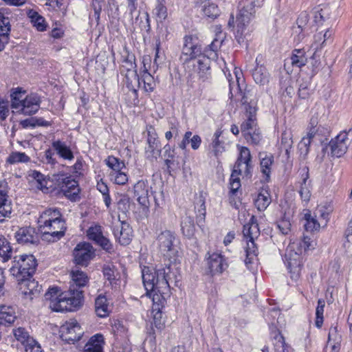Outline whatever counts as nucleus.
Masks as SVG:
<instances>
[{
  "label": "nucleus",
  "instance_id": "nucleus-14",
  "mask_svg": "<svg viewBox=\"0 0 352 352\" xmlns=\"http://www.w3.org/2000/svg\"><path fill=\"white\" fill-rule=\"evenodd\" d=\"M147 146L145 147L146 158L153 160L157 159L160 154V145L157 138V134L152 125L146 126Z\"/></svg>",
  "mask_w": 352,
  "mask_h": 352
},
{
  "label": "nucleus",
  "instance_id": "nucleus-20",
  "mask_svg": "<svg viewBox=\"0 0 352 352\" xmlns=\"http://www.w3.org/2000/svg\"><path fill=\"white\" fill-rule=\"evenodd\" d=\"M207 264L212 275L221 274L228 267V263L223 256L217 252L208 253Z\"/></svg>",
  "mask_w": 352,
  "mask_h": 352
},
{
  "label": "nucleus",
  "instance_id": "nucleus-60",
  "mask_svg": "<svg viewBox=\"0 0 352 352\" xmlns=\"http://www.w3.org/2000/svg\"><path fill=\"white\" fill-rule=\"evenodd\" d=\"M281 144L283 146V148L285 150V151L287 153L289 149L291 148L292 145V140L290 138V135H288L287 133H283L282 134V138H281Z\"/></svg>",
  "mask_w": 352,
  "mask_h": 352
},
{
  "label": "nucleus",
  "instance_id": "nucleus-18",
  "mask_svg": "<svg viewBox=\"0 0 352 352\" xmlns=\"http://www.w3.org/2000/svg\"><path fill=\"white\" fill-rule=\"evenodd\" d=\"M113 232L116 240L122 245H128L132 239V230L124 221H118L113 226Z\"/></svg>",
  "mask_w": 352,
  "mask_h": 352
},
{
  "label": "nucleus",
  "instance_id": "nucleus-36",
  "mask_svg": "<svg viewBox=\"0 0 352 352\" xmlns=\"http://www.w3.org/2000/svg\"><path fill=\"white\" fill-rule=\"evenodd\" d=\"M182 231L184 236L188 238H192L195 232V226L194 220L190 217H185L181 223Z\"/></svg>",
  "mask_w": 352,
  "mask_h": 352
},
{
  "label": "nucleus",
  "instance_id": "nucleus-4",
  "mask_svg": "<svg viewBox=\"0 0 352 352\" xmlns=\"http://www.w3.org/2000/svg\"><path fill=\"white\" fill-rule=\"evenodd\" d=\"M236 77V83L230 81V98H235L236 100H241L243 104H248L245 107L247 119L241 125V131L242 134L250 132L258 129L256 122V108L254 102L250 100L252 96L250 90L243 91L239 83V75L241 72L237 70L234 71Z\"/></svg>",
  "mask_w": 352,
  "mask_h": 352
},
{
  "label": "nucleus",
  "instance_id": "nucleus-28",
  "mask_svg": "<svg viewBox=\"0 0 352 352\" xmlns=\"http://www.w3.org/2000/svg\"><path fill=\"white\" fill-rule=\"evenodd\" d=\"M146 58H143L144 69L142 72L141 82L139 81V85L143 83V89L145 92L151 93L154 91L156 82L153 76L148 72V69L146 67Z\"/></svg>",
  "mask_w": 352,
  "mask_h": 352
},
{
  "label": "nucleus",
  "instance_id": "nucleus-59",
  "mask_svg": "<svg viewBox=\"0 0 352 352\" xmlns=\"http://www.w3.org/2000/svg\"><path fill=\"white\" fill-rule=\"evenodd\" d=\"M342 246L347 254L352 255V236L345 234Z\"/></svg>",
  "mask_w": 352,
  "mask_h": 352
},
{
  "label": "nucleus",
  "instance_id": "nucleus-50",
  "mask_svg": "<svg viewBox=\"0 0 352 352\" xmlns=\"http://www.w3.org/2000/svg\"><path fill=\"white\" fill-rule=\"evenodd\" d=\"M154 13L160 21H163L167 18V8L162 1L157 2L154 9Z\"/></svg>",
  "mask_w": 352,
  "mask_h": 352
},
{
  "label": "nucleus",
  "instance_id": "nucleus-25",
  "mask_svg": "<svg viewBox=\"0 0 352 352\" xmlns=\"http://www.w3.org/2000/svg\"><path fill=\"white\" fill-rule=\"evenodd\" d=\"M222 134L221 130H217L213 134L212 142L209 145V150L215 157L218 158L225 151V143L220 140Z\"/></svg>",
  "mask_w": 352,
  "mask_h": 352
},
{
  "label": "nucleus",
  "instance_id": "nucleus-35",
  "mask_svg": "<svg viewBox=\"0 0 352 352\" xmlns=\"http://www.w3.org/2000/svg\"><path fill=\"white\" fill-rule=\"evenodd\" d=\"M202 12L206 16L211 19H216L221 14L218 5L211 1L204 3L202 7Z\"/></svg>",
  "mask_w": 352,
  "mask_h": 352
},
{
  "label": "nucleus",
  "instance_id": "nucleus-24",
  "mask_svg": "<svg viewBox=\"0 0 352 352\" xmlns=\"http://www.w3.org/2000/svg\"><path fill=\"white\" fill-rule=\"evenodd\" d=\"M307 62V58L305 50L304 49H295L292 51L290 58L286 60L285 66L289 63L293 67L300 68L305 66Z\"/></svg>",
  "mask_w": 352,
  "mask_h": 352
},
{
  "label": "nucleus",
  "instance_id": "nucleus-61",
  "mask_svg": "<svg viewBox=\"0 0 352 352\" xmlns=\"http://www.w3.org/2000/svg\"><path fill=\"white\" fill-rule=\"evenodd\" d=\"M298 95H299V97L302 99H305L309 96V90L308 89L307 83H302L300 85L299 89H298Z\"/></svg>",
  "mask_w": 352,
  "mask_h": 352
},
{
  "label": "nucleus",
  "instance_id": "nucleus-6",
  "mask_svg": "<svg viewBox=\"0 0 352 352\" xmlns=\"http://www.w3.org/2000/svg\"><path fill=\"white\" fill-rule=\"evenodd\" d=\"M57 288H51L45 294V298L50 300V307L56 312L73 311L80 306L82 292L69 287L68 292L58 295Z\"/></svg>",
  "mask_w": 352,
  "mask_h": 352
},
{
  "label": "nucleus",
  "instance_id": "nucleus-48",
  "mask_svg": "<svg viewBox=\"0 0 352 352\" xmlns=\"http://www.w3.org/2000/svg\"><path fill=\"white\" fill-rule=\"evenodd\" d=\"M247 142L257 145L261 140V134L259 129L251 131L250 132L246 133L243 135Z\"/></svg>",
  "mask_w": 352,
  "mask_h": 352
},
{
  "label": "nucleus",
  "instance_id": "nucleus-41",
  "mask_svg": "<svg viewBox=\"0 0 352 352\" xmlns=\"http://www.w3.org/2000/svg\"><path fill=\"white\" fill-rule=\"evenodd\" d=\"M12 212V201L8 199V195L1 191V217L11 218Z\"/></svg>",
  "mask_w": 352,
  "mask_h": 352
},
{
  "label": "nucleus",
  "instance_id": "nucleus-49",
  "mask_svg": "<svg viewBox=\"0 0 352 352\" xmlns=\"http://www.w3.org/2000/svg\"><path fill=\"white\" fill-rule=\"evenodd\" d=\"M13 334L16 340L20 342L23 345L25 344L30 337L28 332L23 327H19L16 329H13Z\"/></svg>",
  "mask_w": 352,
  "mask_h": 352
},
{
  "label": "nucleus",
  "instance_id": "nucleus-52",
  "mask_svg": "<svg viewBox=\"0 0 352 352\" xmlns=\"http://www.w3.org/2000/svg\"><path fill=\"white\" fill-rule=\"evenodd\" d=\"M30 161V157L25 153H12L7 159V162L10 164L17 162H28Z\"/></svg>",
  "mask_w": 352,
  "mask_h": 352
},
{
  "label": "nucleus",
  "instance_id": "nucleus-21",
  "mask_svg": "<svg viewBox=\"0 0 352 352\" xmlns=\"http://www.w3.org/2000/svg\"><path fill=\"white\" fill-rule=\"evenodd\" d=\"M87 235L90 240L94 241L103 249L106 250L111 249L112 245L109 240L103 236L100 226L95 225L91 226L87 231Z\"/></svg>",
  "mask_w": 352,
  "mask_h": 352
},
{
  "label": "nucleus",
  "instance_id": "nucleus-5",
  "mask_svg": "<svg viewBox=\"0 0 352 352\" xmlns=\"http://www.w3.org/2000/svg\"><path fill=\"white\" fill-rule=\"evenodd\" d=\"M316 243L308 236L291 242L285 251V262L287 266L291 278L297 280L301 273L302 266V253L314 248Z\"/></svg>",
  "mask_w": 352,
  "mask_h": 352
},
{
  "label": "nucleus",
  "instance_id": "nucleus-8",
  "mask_svg": "<svg viewBox=\"0 0 352 352\" xmlns=\"http://www.w3.org/2000/svg\"><path fill=\"white\" fill-rule=\"evenodd\" d=\"M253 220L254 217H252L251 221L244 225L243 230V234L247 243L245 263L248 268L250 265L256 259L258 250L254 243V239L258 236L260 232L258 224L254 222Z\"/></svg>",
  "mask_w": 352,
  "mask_h": 352
},
{
  "label": "nucleus",
  "instance_id": "nucleus-46",
  "mask_svg": "<svg viewBox=\"0 0 352 352\" xmlns=\"http://www.w3.org/2000/svg\"><path fill=\"white\" fill-rule=\"evenodd\" d=\"M109 177L115 184L118 185H124L128 182V175L125 170L117 172H110Z\"/></svg>",
  "mask_w": 352,
  "mask_h": 352
},
{
  "label": "nucleus",
  "instance_id": "nucleus-12",
  "mask_svg": "<svg viewBox=\"0 0 352 352\" xmlns=\"http://www.w3.org/2000/svg\"><path fill=\"white\" fill-rule=\"evenodd\" d=\"M239 155L235 162L232 174L249 177L252 170L250 151L245 146H237Z\"/></svg>",
  "mask_w": 352,
  "mask_h": 352
},
{
  "label": "nucleus",
  "instance_id": "nucleus-27",
  "mask_svg": "<svg viewBox=\"0 0 352 352\" xmlns=\"http://www.w3.org/2000/svg\"><path fill=\"white\" fill-rule=\"evenodd\" d=\"M104 337L97 333L91 336L84 346L83 352H103Z\"/></svg>",
  "mask_w": 352,
  "mask_h": 352
},
{
  "label": "nucleus",
  "instance_id": "nucleus-9",
  "mask_svg": "<svg viewBox=\"0 0 352 352\" xmlns=\"http://www.w3.org/2000/svg\"><path fill=\"white\" fill-rule=\"evenodd\" d=\"M36 266V260L33 255H21L19 259L15 256L10 272L16 280H21L23 278L32 277Z\"/></svg>",
  "mask_w": 352,
  "mask_h": 352
},
{
  "label": "nucleus",
  "instance_id": "nucleus-33",
  "mask_svg": "<svg viewBox=\"0 0 352 352\" xmlns=\"http://www.w3.org/2000/svg\"><path fill=\"white\" fill-rule=\"evenodd\" d=\"M52 146L61 157L69 160L74 158L71 149L64 142L59 140L55 141L52 143Z\"/></svg>",
  "mask_w": 352,
  "mask_h": 352
},
{
  "label": "nucleus",
  "instance_id": "nucleus-40",
  "mask_svg": "<svg viewBox=\"0 0 352 352\" xmlns=\"http://www.w3.org/2000/svg\"><path fill=\"white\" fill-rule=\"evenodd\" d=\"M338 329L336 327H331L329 329V338H328V345L331 346L330 352H339L340 344L339 338H338Z\"/></svg>",
  "mask_w": 352,
  "mask_h": 352
},
{
  "label": "nucleus",
  "instance_id": "nucleus-62",
  "mask_svg": "<svg viewBox=\"0 0 352 352\" xmlns=\"http://www.w3.org/2000/svg\"><path fill=\"white\" fill-rule=\"evenodd\" d=\"M189 143H190L192 149H198L201 143V137L198 135H195L192 138L190 137V138L189 139Z\"/></svg>",
  "mask_w": 352,
  "mask_h": 352
},
{
  "label": "nucleus",
  "instance_id": "nucleus-32",
  "mask_svg": "<svg viewBox=\"0 0 352 352\" xmlns=\"http://www.w3.org/2000/svg\"><path fill=\"white\" fill-rule=\"evenodd\" d=\"M95 311L98 316L104 318L109 314V305L104 296L100 295L95 301Z\"/></svg>",
  "mask_w": 352,
  "mask_h": 352
},
{
  "label": "nucleus",
  "instance_id": "nucleus-13",
  "mask_svg": "<svg viewBox=\"0 0 352 352\" xmlns=\"http://www.w3.org/2000/svg\"><path fill=\"white\" fill-rule=\"evenodd\" d=\"M331 153L333 156L340 157L346 153L349 147L352 148V129L340 132L329 142Z\"/></svg>",
  "mask_w": 352,
  "mask_h": 352
},
{
  "label": "nucleus",
  "instance_id": "nucleus-47",
  "mask_svg": "<svg viewBox=\"0 0 352 352\" xmlns=\"http://www.w3.org/2000/svg\"><path fill=\"white\" fill-rule=\"evenodd\" d=\"M10 30L11 25L9 18L1 16V43H8Z\"/></svg>",
  "mask_w": 352,
  "mask_h": 352
},
{
  "label": "nucleus",
  "instance_id": "nucleus-29",
  "mask_svg": "<svg viewBox=\"0 0 352 352\" xmlns=\"http://www.w3.org/2000/svg\"><path fill=\"white\" fill-rule=\"evenodd\" d=\"M272 202L270 192L266 190H262L254 199V205L258 211H264Z\"/></svg>",
  "mask_w": 352,
  "mask_h": 352
},
{
  "label": "nucleus",
  "instance_id": "nucleus-34",
  "mask_svg": "<svg viewBox=\"0 0 352 352\" xmlns=\"http://www.w3.org/2000/svg\"><path fill=\"white\" fill-rule=\"evenodd\" d=\"M29 177L34 182V185L38 189L43 191L47 190V181L44 175L37 170H32L29 173Z\"/></svg>",
  "mask_w": 352,
  "mask_h": 352
},
{
  "label": "nucleus",
  "instance_id": "nucleus-64",
  "mask_svg": "<svg viewBox=\"0 0 352 352\" xmlns=\"http://www.w3.org/2000/svg\"><path fill=\"white\" fill-rule=\"evenodd\" d=\"M165 163L168 168V169L170 171V170H173L174 168H176L179 167V162L178 161L177 158H166L165 159Z\"/></svg>",
  "mask_w": 352,
  "mask_h": 352
},
{
  "label": "nucleus",
  "instance_id": "nucleus-58",
  "mask_svg": "<svg viewBox=\"0 0 352 352\" xmlns=\"http://www.w3.org/2000/svg\"><path fill=\"white\" fill-rule=\"evenodd\" d=\"M277 226L283 234H287L291 229V223L289 220L282 219L278 221Z\"/></svg>",
  "mask_w": 352,
  "mask_h": 352
},
{
  "label": "nucleus",
  "instance_id": "nucleus-42",
  "mask_svg": "<svg viewBox=\"0 0 352 352\" xmlns=\"http://www.w3.org/2000/svg\"><path fill=\"white\" fill-rule=\"evenodd\" d=\"M16 318V313L12 307L1 306V321L4 320L6 323L12 324Z\"/></svg>",
  "mask_w": 352,
  "mask_h": 352
},
{
  "label": "nucleus",
  "instance_id": "nucleus-7",
  "mask_svg": "<svg viewBox=\"0 0 352 352\" xmlns=\"http://www.w3.org/2000/svg\"><path fill=\"white\" fill-rule=\"evenodd\" d=\"M25 94V91L23 90L22 88L13 89L10 94L11 106L19 113L25 116L33 115L38 111L41 100L36 94L24 96Z\"/></svg>",
  "mask_w": 352,
  "mask_h": 352
},
{
  "label": "nucleus",
  "instance_id": "nucleus-44",
  "mask_svg": "<svg viewBox=\"0 0 352 352\" xmlns=\"http://www.w3.org/2000/svg\"><path fill=\"white\" fill-rule=\"evenodd\" d=\"M104 276L110 282L120 278V273L116 266L111 263L104 265L103 267Z\"/></svg>",
  "mask_w": 352,
  "mask_h": 352
},
{
  "label": "nucleus",
  "instance_id": "nucleus-10",
  "mask_svg": "<svg viewBox=\"0 0 352 352\" xmlns=\"http://www.w3.org/2000/svg\"><path fill=\"white\" fill-rule=\"evenodd\" d=\"M175 241V234L168 230H165L157 234L155 243L160 254L170 259L175 256L177 252L174 245Z\"/></svg>",
  "mask_w": 352,
  "mask_h": 352
},
{
  "label": "nucleus",
  "instance_id": "nucleus-19",
  "mask_svg": "<svg viewBox=\"0 0 352 352\" xmlns=\"http://www.w3.org/2000/svg\"><path fill=\"white\" fill-rule=\"evenodd\" d=\"M133 189L138 203L144 208H148L150 205L148 197L151 189L148 183L144 180H140L134 185Z\"/></svg>",
  "mask_w": 352,
  "mask_h": 352
},
{
  "label": "nucleus",
  "instance_id": "nucleus-39",
  "mask_svg": "<svg viewBox=\"0 0 352 352\" xmlns=\"http://www.w3.org/2000/svg\"><path fill=\"white\" fill-rule=\"evenodd\" d=\"M28 16L31 19V22L33 25L38 31H44L46 28V24L44 18L40 15L37 12L34 10H30L28 12Z\"/></svg>",
  "mask_w": 352,
  "mask_h": 352
},
{
  "label": "nucleus",
  "instance_id": "nucleus-30",
  "mask_svg": "<svg viewBox=\"0 0 352 352\" xmlns=\"http://www.w3.org/2000/svg\"><path fill=\"white\" fill-rule=\"evenodd\" d=\"M70 276L72 279L70 287H72V289H75L74 286L78 288L85 287L89 281L87 274L78 270L72 271Z\"/></svg>",
  "mask_w": 352,
  "mask_h": 352
},
{
  "label": "nucleus",
  "instance_id": "nucleus-17",
  "mask_svg": "<svg viewBox=\"0 0 352 352\" xmlns=\"http://www.w3.org/2000/svg\"><path fill=\"white\" fill-rule=\"evenodd\" d=\"M16 280L21 294L25 298L32 300L41 293V286L38 285V282L32 279V277L23 278Z\"/></svg>",
  "mask_w": 352,
  "mask_h": 352
},
{
  "label": "nucleus",
  "instance_id": "nucleus-15",
  "mask_svg": "<svg viewBox=\"0 0 352 352\" xmlns=\"http://www.w3.org/2000/svg\"><path fill=\"white\" fill-rule=\"evenodd\" d=\"M60 332L63 340L68 343L78 341L83 333L80 326L75 319L66 322L61 327Z\"/></svg>",
  "mask_w": 352,
  "mask_h": 352
},
{
  "label": "nucleus",
  "instance_id": "nucleus-31",
  "mask_svg": "<svg viewBox=\"0 0 352 352\" xmlns=\"http://www.w3.org/2000/svg\"><path fill=\"white\" fill-rule=\"evenodd\" d=\"M252 77L256 84L264 85L270 81V74L263 66H257L252 72Z\"/></svg>",
  "mask_w": 352,
  "mask_h": 352
},
{
  "label": "nucleus",
  "instance_id": "nucleus-1",
  "mask_svg": "<svg viewBox=\"0 0 352 352\" xmlns=\"http://www.w3.org/2000/svg\"><path fill=\"white\" fill-rule=\"evenodd\" d=\"M170 267H162L157 270L144 267L142 271L143 284L148 296L153 301L152 311L155 324L156 320L161 318V309L164 306L166 298L169 294ZM156 327L157 324H155Z\"/></svg>",
  "mask_w": 352,
  "mask_h": 352
},
{
  "label": "nucleus",
  "instance_id": "nucleus-45",
  "mask_svg": "<svg viewBox=\"0 0 352 352\" xmlns=\"http://www.w3.org/2000/svg\"><path fill=\"white\" fill-rule=\"evenodd\" d=\"M325 307V301L324 299L320 298L318 300V305L316 309V321L315 324L318 328H320L324 321V310Z\"/></svg>",
  "mask_w": 352,
  "mask_h": 352
},
{
  "label": "nucleus",
  "instance_id": "nucleus-53",
  "mask_svg": "<svg viewBox=\"0 0 352 352\" xmlns=\"http://www.w3.org/2000/svg\"><path fill=\"white\" fill-rule=\"evenodd\" d=\"M25 352H43L40 344L33 338L23 344Z\"/></svg>",
  "mask_w": 352,
  "mask_h": 352
},
{
  "label": "nucleus",
  "instance_id": "nucleus-16",
  "mask_svg": "<svg viewBox=\"0 0 352 352\" xmlns=\"http://www.w3.org/2000/svg\"><path fill=\"white\" fill-rule=\"evenodd\" d=\"M94 255V248L87 242L78 243L74 250V261L82 266H87Z\"/></svg>",
  "mask_w": 352,
  "mask_h": 352
},
{
  "label": "nucleus",
  "instance_id": "nucleus-57",
  "mask_svg": "<svg viewBox=\"0 0 352 352\" xmlns=\"http://www.w3.org/2000/svg\"><path fill=\"white\" fill-rule=\"evenodd\" d=\"M309 20V14L305 12H302L299 15V16L296 21L298 28H300L301 30H302L307 25Z\"/></svg>",
  "mask_w": 352,
  "mask_h": 352
},
{
  "label": "nucleus",
  "instance_id": "nucleus-51",
  "mask_svg": "<svg viewBox=\"0 0 352 352\" xmlns=\"http://www.w3.org/2000/svg\"><path fill=\"white\" fill-rule=\"evenodd\" d=\"M1 258L3 262L7 261L12 256V248L10 245V243L5 239H1Z\"/></svg>",
  "mask_w": 352,
  "mask_h": 352
},
{
  "label": "nucleus",
  "instance_id": "nucleus-37",
  "mask_svg": "<svg viewBox=\"0 0 352 352\" xmlns=\"http://www.w3.org/2000/svg\"><path fill=\"white\" fill-rule=\"evenodd\" d=\"M107 166L111 169V172H118L122 170H126V166L124 161L114 157L109 156L105 160Z\"/></svg>",
  "mask_w": 352,
  "mask_h": 352
},
{
  "label": "nucleus",
  "instance_id": "nucleus-55",
  "mask_svg": "<svg viewBox=\"0 0 352 352\" xmlns=\"http://www.w3.org/2000/svg\"><path fill=\"white\" fill-rule=\"evenodd\" d=\"M318 132V128H309L307 136L302 138L301 143L304 144L305 146L309 145L311 140L317 135Z\"/></svg>",
  "mask_w": 352,
  "mask_h": 352
},
{
  "label": "nucleus",
  "instance_id": "nucleus-3",
  "mask_svg": "<svg viewBox=\"0 0 352 352\" xmlns=\"http://www.w3.org/2000/svg\"><path fill=\"white\" fill-rule=\"evenodd\" d=\"M38 224L43 233L42 239L49 242L59 240L66 231L65 222L56 208H50L43 211L38 219Z\"/></svg>",
  "mask_w": 352,
  "mask_h": 352
},
{
  "label": "nucleus",
  "instance_id": "nucleus-2",
  "mask_svg": "<svg viewBox=\"0 0 352 352\" xmlns=\"http://www.w3.org/2000/svg\"><path fill=\"white\" fill-rule=\"evenodd\" d=\"M181 58L188 67H192V78H197L201 82H205L210 76V60L203 52L201 45L197 37L189 35L184 37Z\"/></svg>",
  "mask_w": 352,
  "mask_h": 352
},
{
  "label": "nucleus",
  "instance_id": "nucleus-23",
  "mask_svg": "<svg viewBox=\"0 0 352 352\" xmlns=\"http://www.w3.org/2000/svg\"><path fill=\"white\" fill-rule=\"evenodd\" d=\"M17 241L21 243H36L38 241L35 230L31 227L20 228L16 234Z\"/></svg>",
  "mask_w": 352,
  "mask_h": 352
},
{
  "label": "nucleus",
  "instance_id": "nucleus-54",
  "mask_svg": "<svg viewBox=\"0 0 352 352\" xmlns=\"http://www.w3.org/2000/svg\"><path fill=\"white\" fill-rule=\"evenodd\" d=\"M124 62L128 65L126 67L127 73L125 74L127 82H129V80L131 78L136 80L138 75L136 70L134 69L135 67V64L133 63L132 60H129L128 59H126Z\"/></svg>",
  "mask_w": 352,
  "mask_h": 352
},
{
  "label": "nucleus",
  "instance_id": "nucleus-38",
  "mask_svg": "<svg viewBox=\"0 0 352 352\" xmlns=\"http://www.w3.org/2000/svg\"><path fill=\"white\" fill-rule=\"evenodd\" d=\"M304 218L306 221L305 228L307 231L314 232L320 229L321 223L318 221L315 216H312L309 211L305 213Z\"/></svg>",
  "mask_w": 352,
  "mask_h": 352
},
{
  "label": "nucleus",
  "instance_id": "nucleus-11",
  "mask_svg": "<svg viewBox=\"0 0 352 352\" xmlns=\"http://www.w3.org/2000/svg\"><path fill=\"white\" fill-rule=\"evenodd\" d=\"M263 0H245L236 16L237 32L243 34L246 25L250 22L255 13V7H260Z\"/></svg>",
  "mask_w": 352,
  "mask_h": 352
},
{
  "label": "nucleus",
  "instance_id": "nucleus-22",
  "mask_svg": "<svg viewBox=\"0 0 352 352\" xmlns=\"http://www.w3.org/2000/svg\"><path fill=\"white\" fill-rule=\"evenodd\" d=\"M309 171L307 168H303L301 170V179L299 182L298 192L303 202L307 204L311 196L312 185L311 182L309 179Z\"/></svg>",
  "mask_w": 352,
  "mask_h": 352
},
{
  "label": "nucleus",
  "instance_id": "nucleus-56",
  "mask_svg": "<svg viewBox=\"0 0 352 352\" xmlns=\"http://www.w3.org/2000/svg\"><path fill=\"white\" fill-rule=\"evenodd\" d=\"M230 192L232 194H234L238 190V189L241 187V182L239 176L231 174L230 179Z\"/></svg>",
  "mask_w": 352,
  "mask_h": 352
},
{
  "label": "nucleus",
  "instance_id": "nucleus-63",
  "mask_svg": "<svg viewBox=\"0 0 352 352\" xmlns=\"http://www.w3.org/2000/svg\"><path fill=\"white\" fill-rule=\"evenodd\" d=\"M329 215V212H326L324 211V208L323 206H318L317 209L316 210V212L314 213V216L317 218L318 216L322 219V221H324V224L326 223V219L327 218Z\"/></svg>",
  "mask_w": 352,
  "mask_h": 352
},
{
  "label": "nucleus",
  "instance_id": "nucleus-43",
  "mask_svg": "<svg viewBox=\"0 0 352 352\" xmlns=\"http://www.w3.org/2000/svg\"><path fill=\"white\" fill-rule=\"evenodd\" d=\"M274 162L273 156L265 155L264 157L261 156V172L266 176V179L270 178V174L271 173V166Z\"/></svg>",
  "mask_w": 352,
  "mask_h": 352
},
{
  "label": "nucleus",
  "instance_id": "nucleus-26",
  "mask_svg": "<svg viewBox=\"0 0 352 352\" xmlns=\"http://www.w3.org/2000/svg\"><path fill=\"white\" fill-rule=\"evenodd\" d=\"M61 190L66 197L71 199H74L80 192L78 182L70 177L63 179Z\"/></svg>",
  "mask_w": 352,
  "mask_h": 352
}]
</instances>
